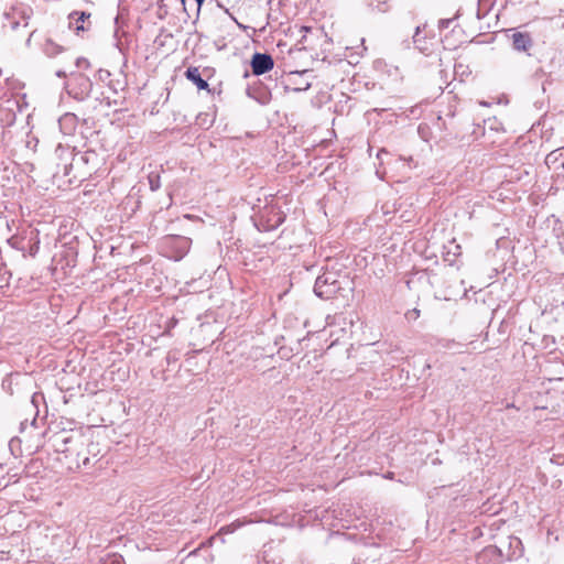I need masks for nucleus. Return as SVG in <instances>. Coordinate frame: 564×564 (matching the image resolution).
Returning a JSON list of instances; mask_svg holds the SVG:
<instances>
[{"instance_id": "c756f323", "label": "nucleus", "mask_w": 564, "mask_h": 564, "mask_svg": "<svg viewBox=\"0 0 564 564\" xmlns=\"http://www.w3.org/2000/svg\"><path fill=\"white\" fill-rule=\"evenodd\" d=\"M111 564H119L118 560H113Z\"/></svg>"}, {"instance_id": "39448f33", "label": "nucleus", "mask_w": 564, "mask_h": 564, "mask_svg": "<svg viewBox=\"0 0 564 564\" xmlns=\"http://www.w3.org/2000/svg\"><path fill=\"white\" fill-rule=\"evenodd\" d=\"M252 73L257 76L263 75L270 72L274 66V61L271 55L265 53H254L251 62Z\"/></svg>"}, {"instance_id": "9b49d317", "label": "nucleus", "mask_w": 564, "mask_h": 564, "mask_svg": "<svg viewBox=\"0 0 564 564\" xmlns=\"http://www.w3.org/2000/svg\"><path fill=\"white\" fill-rule=\"evenodd\" d=\"M64 51V47L47 39L43 45V52L47 57H55Z\"/></svg>"}, {"instance_id": "b1692460", "label": "nucleus", "mask_w": 564, "mask_h": 564, "mask_svg": "<svg viewBox=\"0 0 564 564\" xmlns=\"http://www.w3.org/2000/svg\"><path fill=\"white\" fill-rule=\"evenodd\" d=\"M56 76L61 77V78H65L66 77V73L64 70H57L56 72Z\"/></svg>"}, {"instance_id": "1a4fd4ad", "label": "nucleus", "mask_w": 564, "mask_h": 564, "mask_svg": "<svg viewBox=\"0 0 564 564\" xmlns=\"http://www.w3.org/2000/svg\"><path fill=\"white\" fill-rule=\"evenodd\" d=\"M76 116L74 113H65L58 120L61 131L64 134H72L76 127Z\"/></svg>"}, {"instance_id": "0eeeda50", "label": "nucleus", "mask_w": 564, "mask_h": 564, "mask_svg": "<svg viewBox=\"0 0 564 564\" xmlns=\"http://www.w3.org/2000/svg\"><path fill=\"white\" fill-rule=\"evenodd\" d=\"M90 13L84 11H74L68 15L69 28L75 30L77 33L80 31H87L90 29Z\"/></svg>"}, {"instance_id": "4be33fe9", "label": "nucleus", "mask_w": 564, "mask_h": 564, "mask_svg": "<svg viewBox=\"0 0 564 564\" xmlns=\"http://www.w3.org/2000/svg\"><path fill=\"white\" fill-rule=\"evenodd\" d=\"M452 21V19H442L438 23L440 29H447Z\"/></svg>"}, {"instance_id": "cd10ccee", "label": "nucleus", "mask_w": 564, "mask_h": 564, "mask_svg": "<svg viewBox=\"0 0 564 564\" xmlns=\"http://www.w3.org/2000/svg\"><path fill=\"white\" fill-rule=\"evenodd\" d=\"M514 543H516V546H518V545H520V544H521V541H520V540H518V539H516V540H514Z\"/></svg>"}, {"instance_id": "20e7f679", "label": "nucleus", "mask_w": 564, "mask_h": 564, "mask_svg": "<svg viewBox=\"0 0 564 564\" xmlns=\"http://www.w3.org/2000/svg\"><path fill=\"white\" fill-rule=\"evenodd\" d=\"M66 88L68 95L74 99L85 100L90 95L93 83L88 76L82 73H72Z\"/></svg>"}, {"instance_id": "423d86ee", "label": "nucleus", "mask_w": 564, "mask_h": 564, "mask_svg": "<svg viewBox=\"0 0 564 564\" xmlns=\"http://www.w3.org/2000/svg\"><path fill=\"white\" fill-rule=\"evenodd\" d=\"M511 41L513 50L518 52H528L533 46V39L528 32L517 31L514 29L510 30Z\"/></svg>"}, {"instance_id": "412c9836", "label": "nucleus", "mask_w": 564, "mask_h": 564, "mask_svg": "<svg viewBox=\"0 0 564 564\" xmlns=\"http://www.w3.org/2000/svg\"><path fill=\"white\" fill-rule=\"evenodd\" d=\"M195 1L197 3V12H199L205 0H195ZM181 2L183 6V10L186 11V0H181Z\"/></svg>"}, {"instance_id": "393cba45", "label": "nucleus", "mask_w": 564, "mask_h": 564, "mask_svg": "<svg viewBox=\"0 0 564 564\" xmlns=\"http://www.w3.org/2000/svg\"><path fill=\"white\" fill-rule=\"evenodd\" d=\"M387 153H388V152H387L384 149H381V150L378 152L377 156H378V159H381V155H382V154H387Z\"/></svg>"}, {"instance_id": "4468645a", "label": "nucleus", "mask_w": 564, "mask_h": 564, "mask_svg": "<svg viewBox=\"0 0 564 564\" xmlns=\"http://www.w3.org/2000/svg\"><path fill=\"white\" fill-rule=\"evenodd\" d=\"M149 185L151 191L155 192L161 187V177L160 174L155 172H151L148 176Z\"/></svg>"}, {"instance_id": "f8f14e48", "label": "nucleus", "mask_w": 564, "mask_h": 564, "mask_svg": "<svg viewBox=\"0 0 564 564\" xmlns=\"http://www.w3.org/2000/svg\"><path fill=\"white\" fill-rule=\"evenodd\" d=\"M73 454L77 457V467L84 466L88 467L90 465L89 454L86 452V446L84 447H75Z\"/></svg>"}, {"instance_id": "6ab92c4d", "label": "nucleus", "mask_w": 564, "mask_h": 564, "mask_svg": "<svg viewBox=\"0 0 564 564\" xmlns=\"http://www.w3.org/2000/svg\"><path fill=\"white\" fill-rule=\"evenodd\" d=\"M420 316V311L414 308L412 311H409L406 314H405V317L408 319H416L417 317Z\"/></svg>"}, {"instance_id": "bb28decb", "label": "nucleus", "mask_w": 564, "mask_h": 564, "mask_svg": "<svg viewBox=\"0 0 564 564\" xmlns=\"http://www.w3.org/2000/svg\"><path fill=\"white\" fill-rule=\"evenodd\" d=\"M302 30L305 31V32H308L311 30V28L308 26H302Z\"/></svg>"}, {"instance_id": "2eb2a0df", "label": "nucleus", "mask_w": 564, "mask_h": 564, "mask_svg": "<svg viewBox=\"0 0 564 564\" xmlns=\"http://www.w3.org/2000/svg\"><path fill=\"white\" fill-rule=\"evenodd\" d=\"M84 446H86V452L89 454V456L91 455L94 458L98 456V454H99V447H98V444H97V443L89 442V441L85 437V444H84L82 447H84Z\"/></svg>"}, {"instance_id": "6e6552de", "label": "nucleus", "mask_w": 564, "mask_h": 564, "mask_svg": "<svg viewBox=\"0 0 564 564\" xmlns=\"http://www.w3.org/2000/svg\"><path fill=\"white\" fill-rule=\"evenodd\" d=\"M185 77L196 85L199 90H205L208 88V83L202 78L199 69L197 67H188L185 72Z\"/></svg>"}, {"instance_id": "a211bd4d", "label": "nucleus", "mask_w": 564, "mask_h": 564, "mask_svg": "<svg viewBox=\"0 0 564 564\" xmlns=\"http://www.w3.org/2000/svg\"><path fill=\"white\" fill-rule=\"evenodd\" d=\"M76 66L77 67H89L90 66V63L88 62V59L84 58V57H78L76 59Z\"/></svg>"}, {"instance_id": "f3484780", "label": "nucleus", "mask_w": 564, "mask_h": 564, "mask_svg": "<svg viewBox=\"0 0 564 564\" xmlns=\"http://www.w3.org/2000/svg\"><path fill=\"white\" fill-rule=\"evenodd\" d=\"M491 0H478V9H477V18L478 19H481L485 17L486 13H481V8L487 6V4H490Z\"/></svg>"}, {"instance_id": "f257e3e1", "label": "nucleus", "mask_w": 564, "mask_h": 564, "mask_svg": "<svg viewBox=\"0 0 564 564\" xmlns=\"http://www.w3.org/2000/svg\"><path fill=\"white\" fill-rule=\"evenodd\" d=\"M350 284L351 282L346 274L325 272L317 276L314 293L321 299L328 300L347 289L350 290Z\"/></svg>"}, {"instance_id": "7ed1b4c3", "label": "nucleus", "mask_w": 564, "mask_h": 564, "mask_svg": "<svg viewBox=\"0 0 564 564\" xmlns=\"http://www.w3.org/2000/svg\"><path fill=\"white\" fill-rule=\"evenodd\" d=\"M284 221V215L280 208L275 206H265L260 210L254 220V225L259 231H271L276 229Z\"/></svg>"}, {"instance_id": "9d476101", "label": "nucleus", "mask_w": 564, "mask_h": 564, "mask_svg": "<svg viewBox=\"0 0 564 564\" xmlns=\"http://www.w3.org/2000/svg\"><path fill=\"white\" fill-rule=\"evenodd\" d=\"M188 560H198L202 558L204 562L213 561L212 554H210V546H200L193 552L188 553L187 555Z\"/></svg>"}, {"instance_id": "aec40b11", "label": "nucleus", "mask_w": 564, "mask_h": 564, "mask_svg": "<svg viewBox=\"0 0 564 564\" xmlns=\"http://www.w3.org/2000/svg\"><path fill=\"white\" fill-rule=\"evenodd\" d=\"M40 399H43V397L41 394H37V393H34L32 395V399H31V403H32L33 408L35 409L36 413L39 412V410H37V402H39Z\"/></svg>"}, {"instance_id": "5701e85b", "label": "nucleus", "mask_w": 564, "mask_h": 564, "mask_svg": "<svg viewBox=\"0 0 564 564\" xmlns=\"http://www.w3.org/2000/svg\"><path fill=\"white\" fill-rule=\"evenodd\" d=\"M98 76H99L100 80H106V79H108L110 77V73L108 70H105V69H99Z\"/></svg>"}, {"instance_id": "f03ea898", "label": "nucleus", "mask_w": 564, "mask_h": 564, "mask_svg": "<svg viewBox=\"0 0 564 564\" xmlns=\"http://www.w3.org/2000/svg\"><path fill=\"white\" fill-rule=\"evenodd\" d=\"M48 442L57 453L73 454L75 447L83 446L85 444V436L77 431L73 430H61L53 433Z\"/></svg>"}, {"instance_id": "ddd939ff", "label": "nucleus", "mask_w": 564, "mask_h": 564, "mask_svg": "<svg viewBox=\"0 0 564 564\" xmlns=\"http://www.w3.org/2000/svg\"><path fill=\"white\" fill-rule=\"evenodd\" d=\"M172 239L177 243L181 250V257H183L191 246V239L182 236H174Z\"/></svg>"}, {"instance_id": "dca6fc26", "label": "nucleus", "mask_w": 564, "mask_h": 564, "mask_svg": "<svg viewBox=\"0 0 564 564\" xmlns=\"http://www.w3.org/2000/svg\"><path fill=\"white\" fill-rule=\"evenodd\" d=\"M453 254L454 258L460 256V246L454 241L447 247V256Z\"/></svg>"}, {"instance_id": "a878e982", "label": "nucleus", "mask_w": 564, "mask_h": 564, "mask_svg": "<svg viewBox=\"0 0 564 564\" xmlns=\"http://www.w3.org/2000/svg\"><path fill=\"white\" fill-rule=\"evenodd\" d=\"M39 250L37 246H34L31 248V254H35V252Z\"/></svg>"}, {"instance_id": "c85d7f7f", "label": "nucleus", "mask_w": 564, "mask_h": 564, "mask_svg": "<svg viewBox=\"0 0 564 564\" xmlns=\"http://www.w3.org/2000/svg\"><path fill=\"white\" fill-rule=\"evenodd\" d=\"M495 549H487L486 552H491V553H495Z\"/></svg>"}]
</instances>
